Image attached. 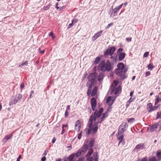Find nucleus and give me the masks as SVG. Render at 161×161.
<instances>
[{
    "label": "nucleus",
    "instance_id": "obj_23",
    "mask_svg": "<svg viewBox=\"0 0 161 161\" xmlns=\"http://www.w3.org/2000/svg\"><path fill=\"white\" fill-rule=\"evenodd\" d=\"M125 53H120L119 57V60L120 61L122 60L123 59L125 58Z\"/></svg>",
    "mask_w": 161,
    "mask_h": 161
},
{
    "label": "nucleus",
    "instance_id": "obj_38",
    "mask_svg": "<svg viewBox=\"0 0 161 161\" xmlns=\"http://www.w3.org/2000/svg\"><path fill=\"white\" fill-rule=\"evenodd\" d=\"M149 54V52H145L143 55V57H144V58L147 57L148 56Z\"/></svg>",
    "mask_w": 161,
    "mask_h": 161
},
{
    "label": "nucleus",
    "instance_id": "obj_19",
    "mask_svg": "<svg viewBox=\"0 0 161 161\" xmlns=\"http://www.w3.org/2000/svg\"><path fill=\"white\" fill-rule=\"evenodd\" d=\"M87 149H88V152L86 155V157H90L93 152V149L92 148H89Z\"/></svg>",
    "mask_w": 161,
    "mask_h": 161
},
{
    "label": "nucleus",
    "instance_id": "obj_1",
    "mask_svg": "<svg viewBox=\"0 0 161 161\" xmlns=\"http://www.w3.org/2000/svg\"><path fill=\"white\" fill-rule=\"evenodd\" d=\"M103 111V108H101L99 111L95 110L93 114L90 116L87 125V126L89 128L87 132L88 134L90 133L92 131L93 134H95L98 129V124L101 123L103 119L107 116L106 113H103V115L101 116Z\"/></svg>",
    "mask_w": 161,
    "mask_h": 161
},
{
    "label": "nucleus",
    "instance_id": "obj_40",
    "mask_svg": "<svg viewBox=\"0 0 161 161\" xmlns=\"http://www.w3.org/2000/svg\"><path fill=\"white\" fill-rule=\"evenodd\" d=\"M78 21V20L77 19H75L72 20V23L73 24V25H74V24L76 23Z\"/></svg>",
    "mask_w": 161,
    "mask_h": 161
},
{
    "label": "nucleus",
    "instance_id": "obj_16",
    "mask_svg": "<svg viewBox=\"0 0 161 161\" xmlns=\"http://www.w3.org/2000/svg\"><path fill=\"white\" fill-rule=\"evenodd\" d=\"M144 148V144L142 143H141L137 145L135 148V150L137 152L138 150L142 149Z\"/></svg>",
    "mask_w": 161,
    "mask_h": 161
},
{
    "label": "nucleus",
    "instance_id": "obj_35",
    "mask_svg": "<svg viewBox=\"0 0 161 161\" xmlns=\"http://www.w3.org/2000/svg\"><path fill=\"white\" fill-rule=\"evenodd\" d=\"M134 121H135L134 119L133 118H130V119H129L128 120V123H132Z\"/></svg>",
    "mask_w": 161,
    "mask_h": 161
},
{
    "label": "nucleus",
    "instance_id": "obj_28",
    "mask_svg": "<svg viewBox=\"0 0 161 161\" xmlns=\"http://www.w3.org/2000/svg\"><path fill=\"white\" fill-rule=\"evenodd\" d=\"M100 60V58L99 57H97L95 60L94 63L96 64H97L99 63Z\"/></svg>",
    "mask_w": 161,
    "mask_h": 161
},
{
    "label": "nucleus",
    "instance_id": "obj_53",
    "mask_svg": "<svg viewBox=\"0 0 161 161\" xmlns=\"http://www.w3.org/2000/svg\"><path fill=\"white\" fill-rule=\"evenodd\" d=\"M46 158L45 156H44L42 158L41 160L42 161H45L46 160Z\"/></svg>",
    "mask_w": 161,
    "mask_h": 161
},
{
    "label": "nucleus",
    "instance_id": "obj_13",
    "mask_svg": "<svg viewBox=\"0 0 161 161\" xmlns=\"http://www.w3.org/2000/svg\"><path fill=\"white\" fill-rule=\"evenodd\" d=\"M103 32V31H100L95 33L92 38V40L93 41H94L98 38L101 36Z\"/></svg>",
    "mask_w": 161,
    "mask_h": 161
},
{
    "label": "nucleus",
    "instance_id": "obj_11",
    "mask_svg": "<svg viewBox=\"0 0 161 161\" xmlns=\"http://www.w3.org/2000/svg\"><path fill=\"white\" fill-rule=\"evenodd\" d=\"M118 68L117 69H120L122 70L123 72H126L127 69L125 68L124 64L122 63H119L117 65Z\"/></svg>",
    "mask_w": 161,
    "mask_h": 161
},
{
    "label": "nucleus",
    "instance_id": "obj_8",
    "mask_svg": "<svg viewBox=\"0 0 161 161\" xmlns=\"http://www.w3.org/2000/svg\"><path fill=\"white\" fill-rule=\"evenodd\" d=\"M115 50V47H113L108 49L107 50L104 52V55H109L112 56Z\"/></svg>",
    "mask_w": 161,
    "mask_h": 161
},
{
    "label": "nucleus",
    "instance_id": "obj_10",
    "mask_svg": "<svg viewBox=\"0 0 161 161\" xmlns=\"http://www.w3.org/2000/svg\"><path fill=\"white\" fill-rule=\"evenodd\" d=\"M115 99V98L114 97H111L109 96L107 98L106 103L108 104L109 106H111L114 103Z\"/></svg>",
    "mask_w": 161,
    "mask_h": 161
},
{
    "label": "nucleus",
    "instance_id": "obj_47",
    "mask_svg": "<svg viewBox=\"0 0 161 161\" xmlns=\"http://www.w3.org/2000/svg\"><path fill=\"white\" fill-rule=\"evenodd\" d=\"M81 135H82V133H81V132L78 134V138L80 140V138H81Z\"/></svg>",
    "mask_w": 161,
    "mask_h": 161
},
{
    "label": "nucleus",
    "instance_id": "obj_30",
    "mask_svg": "<svg viewBox=\"0 0 161 161\" xmlns=\"http://www.w3.org/2000/svg\"><path fill=\"white\" fill-rule=\"evenodd\" d=\"M156 102L155 103V105H156L158 103L161 101V98L158 97H157L156 98Z\"/></svg>",
    "mask_w": 161,
    "mask_h": 161
},
{
    "label": "nucleus",
    "instance_id": "obj_52",
    "mask_svg": "<svg viewBox=\"0 0 161 161\" xmlns=\"http://www.w3.org/2000/svg\"><path fill=\"white\" fill-rule=\"evenodd\" d=\"M134 100V98H132V97H131L128 101L129 102H130V103L132 102Z\"/></svg>",
    "mask_w": 161,
    "mask_h": 161
},
{
    "label": "nucleus",
    "instance_id": "obj_9",
    "mask_svg": "<svg viewBox=\"0 0 161 161\" xmlns=\"http://www.w3.org/2000/svg\"><path fill=\"white\" fill-rule=\"evenodd\" d=\"M161 128V125L159 123L152 125L150 127V131L151 132L154 131L156 129H158L159 130Z\"/></svg>",
    "mask_w": 161,
    "mask_h": 161
},
{
    "label": "nucleus",
    "instance_id": "obj_45",
    "mask_svg": "<svg viewBox=\"0 0 161 161\" xmlns=\"http://www.w3.org/2000/svg\"><path fill=\"white\" fill-rule=\"evenodd\" d=\"M119 91H120V89H119V88L117 89L116 90V91L115 92L114 94H115V95L116 96H117L116 95L118 93V92Z\"/></svg>",
    "mask_w": 161,
    "mask_h": 161
},
{
    "label": "nucleus",
    "instance_id": "obj_41",
    "mask_svg": "<svg viewBox=\"0 0 161 161\" xmlns=\"http://www.w3.org/2000/svg\"><path fill=\"white\" fill-rule=\"evenodd\" d=\"M69 116V112L68 111L65 110V114H64V116L65 117H67Z\"/></svg>",
    "mask_w": 161,
    "mask_h": 161
},
{
    "label": "nucleus",
    "instance_id": "obj_20",
    "mask_svg": "<svg viewBox=\"0 0 161 161\" xmlns=\"http://www.w3.org/2000/svg\"><path fill=\"white\" fill-rule=\"evenodd\" d=\"M93 158H94V161H98V153L97 152L94 153L93 155Z\"/></svg>",
    "mask_w": 161,
    "mask_h": 161
},
{
    "label": "nucleus",
    "instance_id": "obj_59",
    "mask_svg": "<svg viewBox=\"0 0 161 161\" xmlns=\"http://www.w3.org/2000/svg\"><path fill=\"white\" fill-rule=\"evenodd\" d=\"M58 3H56V8L57 9H58L59 8V7L58 6Z\"/></svg>",
    "mask_w": 161,
    "mask_h": 161
},
{
    "label": "nucleus",
    "instance_id": "obj_34",
    "mask_svg": "<svg viewBox=\"0 0 161 161\" xmlns=\"http://www.w3.org/2000/svg\"><path fill=\"white\" fill-rule=\"evenodd\" d=\"M87 158L86 161H93V157H86Z\"/></svg>",
    "mask_w": 161,
    "mask_h": 161
},
{
    "label": "nucleus",
    "instance_id": "obj_15",
    "mask_svg": "<svg viewBox=\"0 0 161 161\" xmlns=\"http://www.w3.org/2000/svg\"><path fill=\"white\" fill-rule=\"evenodd\" d=\"M13 136V133H11V134L8 135L6 136L3 139V142L4 143H5L7 142V140L11 139L12 137Z\"/></svg>",
    "mask_w": 161,
    "mask_h": 161
},
{
    "label": "nucleus",
    "instance_id": "obj_12",
    "mask_svg": "<svg viewBox=\"0 0 161 161\" xmlns=\"http://www.w3.org/2000/svg\"><path fill=\"white\" fill-rule=\"evenodd\" d=\"M91 103L92 109L93 110H94L97 104L96 100L94 97H93L91 99Z\"/></svg>",
    "mask_w": 161,
    "mask_h": 161
},
{
    "label": "nucleus",
    "instance_id": "obj_58",
    "mask_svg": "<svg viewBox=\"0 0 161 161\" xmlns=\"http://www.w3.org/2000/svg\"><path fill=\"white\" fill-rule=\"evenodd\" d=\"M147 158H143L141 161H147Z\"/></svg>",
    "mask_w": 161,
    "mask_h": 161
},
{
    "label": "nucleus",
    "instance_id": "obj_56",
    "mask_svg": "<svg viewBox=\"0 0 161 161\" xmlns=\"http://www.w3.org/2000/svg\"><path fill=\"white\" fill-rule=\"evenodd\" d=\"M130 102H129L128 101H127L126 102V107H128V106H129V105H130Z\"/></svg>",
    "mask_w": 161,
    "mask_h": 161
},
{
    "label": "nucleus",
    "instance_id": "obj_5",
    "mask_svg": "<svg viewBox=\"0 0 161 161\" xmlns=\"http://www.w3.org/2000/svg\"><path fill=\"white\" fill-rule=\"evenodd\" d=\"M21 97V96L20 94H18V96L16 95L15 96L12 97L9 102V105L16 104Z\"/></svg>",
    "mask_w": 161,
    "mask_h": 161
},
{
    "label": "nucleus",
    "instance_id": "obj_57",
    "mask_svg": "<svg viewBox=\"0 0 161 161\" xmlns=\"http://www.w3.org/2000/svg\"><path fill=\"white\" fill-rule=\"evenodd\" d=\"M133 93H134V91H131L130 93V96L132 97L133 94Z\"/></svg>",
    "mask_w": 161,
    "mask_h": 161
},
{
    "label": "nucleus",
    "instance_id": "obj_36",
    "mask_svg": "<svg viewBox=\"0 0 161 161\" xmlns=\"http://www.w3.org/2000/svg\"><path fill=\"white\" fill-rule=\"evenodd\" d=\"M147 68L148 69L152 70L153 68V66L152 65L149 64L147 65Z\"/></svg>",
    "mask_w": 161,
    "mask_h": 161
},
{
    "label": "nucleus",
    "instance_id": "obj_46",
    "mask_svg": "<svg viewBox=\"0 0 161 161\" xmlns=\"http://www.w3.org/2000/svg\"><path fill=\"white\" fill-rule=\"evenodd\" d=\"M76 161H84V158H80Z\"/></svg>",
    "mask_w": 161,
    "mask_h": 161
},
{
    "label": "nucleus",
    "instance_id": "obj_26",
    "mask_svg": "<svg viewBox=\"0 0 161 161\" xmlns=\"http://www.w3.org/2000/svg\"><path fill=\"white\" fill-rule=\"evenodd\" d=\"M117 11H112L110 14V17L112 18L114 17L117 13Z\"/></svg>",
    "mask_w": 161,
    "mask_h": 161
},
{
    "label": "nucleus",
    "instance_id": "obj_3",
    "mask_svg": "<svg viewBox=\"0 0 161 161\" xmlns=\"http://www.w3.org/2000/svg\"><path fill=\"white\" fill-rule=\"evenodd\" d=\"M112 67L110 62L107 60L106 61L102 60L99 64L97 69L98 70L103 72H109L111 70Z\"/></svg>",
    "mask_w": 161,
    "mask_h": 161
},
{
    "label": "nucleus",
    "instance_id": "obj_21",
    "mask_svg": "<svg viewBox=\"0 0 161 161\" xmlns=\"http://www.w3.org/2000/svg\"><path fill=\"white\" fill-rule=\"evenodd\" d=\"M113 55L111 56V58L112 59V61L114 62H117V55L116 53L113 54Z\"/></svg>",
    "mask_w": 161,
    "mask_h": 161
},
{
    "label": "nucleus",
    "instance_id": "obj_14",
    "mask_svg": "<svg viewBox=\"0 0 161 161\" xmlns=\"http://www.w3.org/2000/svg\"><path fill=\"white\" fill-rule=\"evenodd\" d=\"M81 127V124L80 123L79 120H77L75 123V130L79 132L80 130Z\"/></svg>",
    "mask_w": 161,
    "mask_h": 161
},
{
    "label": "nucleus",
    "instance_id": "obj_6",
    "mask_svg": "<svg viewBox=\"0 0 161 161\" xmlns=\"http://www.w3.org/2000/svg\"><path fill=\"white\" fill-rule=\"evenodd\" d=\"M126 72H123L122 70L120 69H116L115 71V73L118 76L121 77L122 79H124L127 77L125 74Z\"/></svg>",
    "mask_w": 161,
    "mask_h": 161
},
{
    "label": "nucleus",
    "instance_id": "obj_39",
    "mask_svg": "<svg viewBox=\"0 0 161 161\" xmlns=\"http://www.w3.org/2000/svg\"><path fill=\"white\" fill-rule=\"evenodd\" d=\"M113 25V23H111L109 24H108L107 26L105 27V29H108L112 25Z\"/></svg>",
    "mask_w": 161,
    "mask_h": 161
},
{
    "label": "nucleus",
    "instance_id": "obj_33",
    "mask_svg": "<svg viewBox=\"0 0 161 161\" xmlns=\"http://www.w3.org/2000/svg\"><path fill=\"white\" fill-rule=\"evenodd\" d=\"M123 5V4H122L119 6L116 7L114 9L115 10H119L120 9L122 8V6Z\"/></svg>",
    "mask_w": 161,
    "mask_h": 161
},
{
    "label": "nucleus",
    "instance_id": "obj_51",
    "mask_svg": "<svg viewBox=\"0 0 161 161\" xmlns=\"http://www.w3.org/2000/svg\"><path fill=\"white\" fill-rule=\"evenodd\" d=\"M91 90L88 89L87 90V95L88 96H89L91 94Z\"/></svg>",
    "mask_w": 161,
    "mask_h": 161
},
{
    "label": "nucleus",
    "instance_id": "obj_42",
    "mask_svg": "<svg viewBox=\"0 0 161 161\" xmlns=\"http://www.w3.org/2000/svg\"><path fill=\"white\" fill-rule=\"evenodd\" d=\"M38 52L39 53H41L42 54H43L45 52V50H43L41 51L40 48H39L38 49Z\"/></svg>",
    "mask_w": 161,
    "mask_h": 161
},
{
    "label": "nucleus",
    "instance_id": "obj_29",
    "mask_svg": "<svg viewBox=\"0 0 161 161\" xmlns=\"http://www.w3.org/2000/svg\"><path fill=\"white\" fill-rule=\"evenodd\" d=\"M161 118V112H158L157 113V118L156 119H158V118Z\"/></svg>",
    "mask_w": 161,
    "mask_h": 161
},
{
    "label": "nucleus",
    "instance_id": "obj_32",
    "mask_svg": "<svg viewBox=\"0 0 161 161\" xmlns=\"http://www.w3.org/2000/svg\"><path fill=\"white\" fill-rule=\"evenodd\" d=\"M157 156L158 158H160V160H161V158L160 157L161 156V151L158 152L157 151Z\"/></svg>",
    "mask_w": 161,
    "mask_h": 161
},
{
    "label": "nucleus",
    "instance_id": "obj_44",
    "mask_svg": "<svg viewBox=\"0 0 161 161\" xmlns=\"http://www.w3.org/2000/svg\"><path fill=\"white\" fill-rule=\"evenodd\" d=\"M70 106L69 105H68L67 106L66 108V111H70Z\"/></svg>",
    "mask_w": 161,
    "mask_h": 161
},
{
    "label": "nucleus",
    "instance_id": "obj_4",
    "mask_svg": "<svg viewBox=\"0 0 161 161\" xmlns=\"http://www.w3.org/2000/svg\"><path fill=\"white\" fill-rule=\"evenodd\" d=\"M97 74L94 73L90 74L87 77L89 80L87 82L86 86L88 88H91L93 85L95 83V79L97 76Z\"/></svg>",
    "mask_w": 161,
    "mask_h": 161
},
{
    "label": "nucleus",
    "instance_id": "obj_50",
    "mask_svg": "<svg viewBox=\"0 0 161 161\" xmlns=\"http://www.w3.org/2000/svg\"><path fill=\"white\" fill-rule=\"evenodd\" d=\"M123 50V49L121 48L118 49L117 52L118 53H120V52H121Z\"/></svg>",
    "mask_w": 161,
    "mask_h": 161
},
{
    "label": "nucleus",
    "instance_id": "obj_49",
    "mask_svg": "<svg viewBox=\"0 0 161 161\" xmlns=\"http://www.w3.org/2000/svg\"><path fill=\"white\" fill-rule=\"evenodd\" d=\"M74 25L72 23L71 24H70L68 26L67 28L68 29H69L72 26H73Z\"/></svg>",
    "mask_w": 161,
    "mask_h": 161
},
{
    "label": "nucleus",
    "instance_id": "obj_31",
    "mask_svg": "<svg viewBox=\"0 0 161 161\" xmlns=\"http://www.w3.org/2000/svg\"><path fill=\"white\" fill-rule=\"evenodd\" d=\"M28 61H26L25 62H24L23 63H22L21 65H19V67H22L23 66L25 65L26 66H27L28 64Z\"/></svg>",
    "mask_w": 161,
    "mask_h": 161
},
{
    "label": "nucleus",
    "instance_id": "obj_43",
    "mask_svg": "<svg viewBox=\"0 0 161 161\" xmlns=\"http://www.w3.org/2000/svg\"><path fill=\"white\" fill-rule=\"evenodd\" d=\"M150 74V72H149V71H147V72H146V73H145V76L146 77H147V76H149Z\"/></svg>",
    "mask_w": 161,
    "mask_h": 161
},
{
    "label": "nucleus",
    "instance_id": "obj_18",
    "mask_svg": "<svg viewBox=\"0 0 161 161\" xmlns=\"http://www.w3.org/2000/svg\"><path fill=\"white\" fill-rule=\"evenodd\" d=\"M124 139V136H120L118 137V139L119 141V145L120 144H121L122 145H124L125 142L123 139Z\"/></svg>",
    "mask_w": 161,
    "mask_h": 161
},
{
    "label": "nucleus",
    "instance_id": "obj_22",
    "mask_svg": "<svg viewBox=\"0 0 161 161\" xmlns=\"http://www.w3.org/2000/svg\"><path fill=\"white\" fill-rule=\"evenodd\" d=\"M97 86H95L93 90L91 93V96L92 97H94L96 95L97 92Z\"/></svg>",
    "mask_w": 161,
    "mask_h": 161
},
{
    "label": "nucleus",
    "instance_id": "obj_60",
    "mask_svg": "<svg viewBox=\"0 0 161 161\" xmlns=\"http://www.w3.org/2000/svg\"><path fill=\"white\" fill-rule=\"evenodd\" d=\"M64 132H65V130L64 129V128H62V132L61 133V134L62 135L64 134Z\"/></svg>",
    "mask_w": 161,
    "mask_h": 161
},
{
    "label": "nucleus",
    "instance_id": "obj_48",
    "mask_svg": "<svg viewBox=\"0 0 161 161\" xmlns=\"http://www.w3.org/2000/svg\"><path fill=\"white\" fill-rule=\"evenodd\" d=\"M126 40L128 42H131V38L127 37L126 39Z\"/></svg>",
    "mask_w": 161,
    "mask_h": 161
},
{
    "label": "nucleus",
    "instance_id": "obj_63",
    "mask_svg": "<svg viewBox=\"0 0 161 161\" xmlns=\"http://www.w3.org/2000/svg\"><path fill=\"white\" fill-rule=\"evenodd\" d=\"M114 83L115 85H116L118 84V82L117 81L114 80Z\"/></svg>",
    "mask_w": 161,
    "mask_h": 161
},
{
    "label": "nucleus",
    "instance_id": "obj_61",
    "mask_svg": "<svg viewBox=\"0 0 161 161\" xmlns=\"http://www.w3.org/2000/svg\"><path fill=\"white\" fill-rule=\"evenodd\" d=\"M34 93V91H31L30 92V98H31V96H32V94L33 93Z\"/></svg>",
    "mask_w": 161,
    "mask_h": 161
},
{
    "label": "nucleus",
    "instance_id": "obj_27",
    "mask_svg": "<svg viewBox=\"0 0 161 161\" xmlns=\"http://www.w3.org/2000/svg\"><path fill=\"white\" fill-rule=\"evenodd\" d=\"M158 106H155L154 107H152V108L151 109H150L149 110H148V111L149 112H151L152 111H154L156 110L158 108Z\"/></svg>",
    "mask_w": 161,
    "mask_h": 161
},
{
    "label": "nucleus",
    "instance_id": "obj_2",
    "mask_svg": "<svg viewBox=\"0 0 161 161\" xmlns=\"http://www.w3.org/2000/svg\"><path fill=\"white\" fill-rule=\"evenodd\" d=\"M88 146L87 145H84L81 148L79 149L75 153L71 154L68 158H65L64 161H75L74 158L75 156L77 157H79L81 155H84L86 151Z\"/></svg>",
    "mask_w": 161,
    "mask_h": 161
},
{
    "label": "nucleus",
    "instance_id": "obj_24",
    "mask_svg": "<svg viewBox=\"0 0 161 161\" xmlns=\"http://www.w3.org/2000/svg\"><path fill=\"white\" fill-rule=\"evenodd\" d=\"M149 161H160V158H158L157 160L155 157H149Z\"/></svg>",
    "mask_w": 161,
    "mask_h": 161
},
{
    "label": "nucleus",
    "instance_id": "obj_7",
    "mask_svg": "<svg viewBox=\"0 0 161 161\" xmlns=\"http://www.w3.org/2000/svg\"><path fill=\"white\" fill-rule=\"evenodd\" d=\"M128 125L126 122H123L120 126L118 131V133L121 134L126 130L128 127Z\"/></svg>",
    "mask_w": 161,
    "mask_h": 161
},
{
    "label": "nucleus",
    "instance_id": "obj_37",
    "mask_svg": "<svg viewBox=\"0 0 161 161\" xmlns=\"http://www.w3.org/2000/svg\"><path fill=\"white\" fill-rule=\"evenodd\" d=\"M153 107L152 104L151 103H149L147 105V108L149 110L150 109H151Z\"/></svg>",
    "mask_w": 161,
    "mask_h": 161
},
{
    "label": "nucleus",
    "instance_id": "obj_17",
    "mask_svg": "<svg viewBox=\"0 0 161 161\" xmlns=\"http://www.w3.org/2000/svg\"><path fill=\"white\" fill-rule=\"evenodd\" d=\"M94 144H95L94 141L93 140H92L90 142L88 143V145L86 144L82 146V147H81V148L84 145H87L88 146L87 148L86 149V150H87L88 149V147H89V148H92L94 146Z\"/></svg>",
    "mask_w": 161,
    "mask_h": 161
},
{
    "label": "nucleus",
    "instance_id": "obj_64",
    "mask_svg": "<svg viewBox=\"0 0 161 161\" xmlns=\"http://www.w3.org/2000/svg\"><path fill=\"white\" fill-rule=\"evenodd\" d=\"M67 126V124L63 125H62V128H64V127H66Z\"/></svg>",
    "mask_w": 161,
    "mask_h": 161
},
{
    "label": "nucleus",
    "instance_id": "obj_55",
    "mask_svg": "<svg viewBox=\"0 0 161 161\" xmlns=\"http://www.w3.org/2000/svg\"><path fill=\"white\" fill-rule=\"evenodd\" d=\"M21 158V155H19L16 161H20V159Z\"/></svg>",
    "mask_w": 161,
    "mask_h": 161
},
{
    "label": "nucleus",
    "instance_id": "obj_62",
    "mask_svg": "<svg viewBox=\"0 0 161 161\" xmlns=\"http://www.w3.org/2000/svg\"><path fill=\"white\" fill-rule=\"evenodd\" d=\"M55 141H56V139L55 138H54L53 139L52 142L53 143H54L55 142Z\"/></svg>",
    "mask_w": 161,
    "mask_h": 161
},
{
    "label": "nucleus",
    "instance_id": "obj_25",
    "mask_svg": "<svg viewBox=\"0 0 161 161\" xmlns=\"http://www.w3.org/2000/svg\"><path fill=\"white\" fill-rule=\"evenodd\" d=\"M103 78V75L102 74L100 73L98 76L97 80L99 81L102 80Z\"/></svg>",
    "mask_w": 161,
    "mask_h": 161
},
{
    "label": "nucleus",
    "instance_id": "obj_54",
    "mask_svg": "<svg viewBox=\"0 0 161 161\" xmlns=\"http://www.w3.org/2000/svg\"><path fill=\"white\" fill-rule=\"evenodd\" d=\"M24 83L22 84L20 86V88L21 90L24 88Z\"/></svg>",
    "mask_w": 161,
    "mask_h": 161
}]
</instances>
